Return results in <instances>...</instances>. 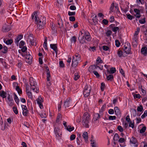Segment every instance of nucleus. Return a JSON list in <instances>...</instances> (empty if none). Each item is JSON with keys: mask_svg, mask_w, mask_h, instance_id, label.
<instances>
[{"mask_svg": "<svg viewBox=\"0 0 147 147\" xmlns=\"http://www.w3.org/2000/svg\"><path fill=\"white\" fill-rule=\"evenodd\" d=\"M26 59L29 60L30 61H31L32 59V56L30 55H27L26 57Z\"/></svg>", "mask_w": 147, "mask_h": 147, "instance_id": "obj_61", "label": "nucleus"}, {"mask_svg": "<svg viewBox=\"0 0 147 147\" xmlns=\"http://www.w3.org/2000/svg\"><path fill=\"white\" fill-rule=\"evenodd\" d=\"M81 56L78 53H76L72 57V64L71 65V67H76L79 62H80Z\"/></svg>", "mask_w": 147, "mask_h": 147, "instance_id": "obj_2", "label": "nucleus"}, {"mask_svg": "<svg viewBox=\"0 0 147 147\" xmlns=\"http://www.w3.org/2000/svg\"><path fill=\"white\" fill-rule=\"evenodd\" d=\"M2 52L4 53H6L7 51V48L6 46H4V47L2 49Z\"/></svg>", "mask_w": 147, "mask_h": 147, "instance_id": "obj_38", "label": "nucleus"}, {"mask_svg": "<svg viewBox=\"0 0 147 147\" xmlns=\"http://www.w3.org/2000/svg\"><path fill=\"white\" fill-rule=\"evenodd\" d=\"M78 40L80 43L84 44L86 42V41H90L91 37L90 33L88 31H83V32H80L78 37Z\"/></svg>", "mask_w": 147, "mask_h": 147, "instance_id": "obj_1", "label": "nucleus"}, {"mask_svg": "<svg viewBox=\"0 0 147 147\" xmlns=\"http://www.w3.org/2000/svg\"><path fill=\"white\" fill-rule=\"evenodd\" d=\"M134 11L136 13L135 16L136 18H139L141 17L140 11L139 9L135 8L134 9Z\"/></svg>", "mask_w": 147, "mask_h": 147, "instance_id": "obj_12", "label": "nucleus"}, {"mask_svg": "<svg viewBox=\"0 0 147 147\" xmlns=\"http://www.w3.org/2000/svg\"><path fill=\"white\" fill-rule=\"evenodd\" d=\"M47 38L46 37L45 38V41L43 44V47L46 49H48V48L47 47Z\"/></svg>", "mask_w": 147, "mask_h": 147, "instance_id": "obj_24", "label": "nucleus"}, {"mask_svg": "<svg viewBox=\"0 0 147 147\" xmlns=\"http://www.w3.org/2000/svg\"><path fill=\"white\" fill-rule=\"evenodd\" d=\"M105 83L102 82L101 83L100 89L102 91H103L104 90L105 88Z\"/></svg>", "mask_w": 147, "mask_h": 147, "instance_id": "obj_43", "label": "nucleus"}, {"mask_svg": "<svg viewBox=\"0 0 147 147\" xmlns=\"http://www.w3.org/2000/svg\"><path fill=\"white\" fill-rule=\"evenodd\" d=\"M13 112L16 114H17L18 113V110L16 107H13Z\"/></svg>", "mask_w": 147, "mask_h": 147, "instance_id": "obj_51", "label": "nucleus"}, {"mask_svg": "<svg viewBox=\"0 0 147 147\" xmlns=\"http://www.w3.org/2000/svg\"><path fill=\"white\" fill-rule=\"evenodd\" d=\"M119 30V28L118 27H115L112 28V31L115 32V33H116L117 31Z\"/></svg>", "mask_w": 147, "mask_h": 147, "instance_id": "obj_39", "label": "nucleus"}, {"mask_svg": "<svg viewBox=\"0 0 147 147\" xmlns=\"http://www.w3.org/2000/svg\"><path fill=\"white\" fill-rule=\"evenodd\" d=\"M50 47L57 54L58 53V50L56 44H50Z\"/></svg>", "mask_w": 147, "mask_h": 147, "instance_id": "obj_14", "label": "nucleus"}, {"mask_svg": "<svg viewBox=\"0 0 147 147\" xmlns=\"http://www.w3.org/2000/svg\"><path fill=\"white\" fill-rule=\"evenodd\" d=\"M125 140L123 138H120L118 140V142L119 143H123L125 142Z\"/></svg>", "mask_w": 147, "mask_h": 147, "instance_id": "obj_52", "label": "nucleus"}, {"mask_svg": "<svg viewBox=\"0 0 147 147\" xmlns=\"http://www.w3.org/2000/svg\"><path fill=\"white\" fill-rule=\"evenodd\" d=\"M80 76L78 73H76L74 75V80H77L79 78Z\"/></svg>", "mask_w": 147, "mask_h": 147, "instance_id": "obj_37", "label": "nucleus"}, {"mask_svg": "<svg viewBox=\"0 0 147 147\" xmlns=\"http://www.w3.org/2000/svg\"><path fill=\"white\" fill-rule=\"evenodd\" d=\"M115 45L117 47H118L120 45V43L118 40H115Z\"/></svg>", "mask_w": 147, "mask_h": 147, "instance_id": "obj_57", "label": "nucleus"}, {"mask_svg": "<svg viewBox=\"0 0 147 147\" xmlns=\"http://www.w3.org/2000/svg\"><path fill=\"white\" fill-rule=\"evenodd\" d=\"M142 53L145 55L147 54V48L146 47H143L141 49Z\"/></svg>", "mask_w": 147, "mask_h": 147, "instance_id": "obj_16", "label": "nucleus"}, {"mask_svg": "<svg viewBox=\"0 0 147 147\" xmlns=\"http://www.w3.org/2000/svg\"><path fill=\"white\" fill-rule=\"evenodd\" d=\"M46 18L43 17L42 19H39L38 18L37 22H35L36 24H37V28L39 29L43 28L46 24Z\"/></svg>", "mask_w": 147, "mask_h": 147, "instance_id": "obj_4", "label": "nucleus"}, {"mask_svg": "<svg viewBox=\"0 0 147 147\" xmlns=\"http://www.w3.org/2000/svg\"><path fill=\"white\" fill-rule=\"evenodd\" d=\"M30 84L31 86V88L32 89V90L35 92L36 93L38 92V91L37 88H36L35 86L36 82H35L33 78H30Z\"/></svg>", "mask_w": 147, "mask_h": 147, "instance_id": "obj_6", "label": "nucleus"}, {"mask_svg": "<svg viewBox=\"0 0 147 147\" xmlns=\"http://www.w3.org/2000/svg\"><path fill=\"white\" fill-rule=\"evenodd\" d=\"M14 95L15 96L14 98V100L17 104L18 105L19 100L17 95L15 93H14Z\"/></svg>", "mask_w": 147, "mask_h": 147, "instance_id": "obj_30", "label": "nucleus"}, {"mask_svg": "<svg viewBox=\"0 0 147 147\" xmlns=\"http://www.w3.org/2000/svg\"><path fill=\"white\" fill-rule=\"evenodd\" d=\"M69 19L71 21L74 22L75 20V18L74 16H70L69 17Z\"/></svg>", "mask_w": 147, "mask_h": 147, "instance_id": "obj_64", "label": "nucleus"}, {"mask_svg": "<svg viewBox=\"0 0 147 147\" xmlns=\"http://www.w3.org/2000/svg\"><path fill=\"white\" fill-rule=\"evenodd\" d=\"M107 76V78L108 80H111L113 78V76L112 75H109V76H107V74H106Z\"/></svg>", "mask_w": 147, "mask_h": 147, "instance_id": "obj_44", "label": "nucleus"}, {"mask_svg": "<svg viewBox=\"0 0 147 147\" xmlns=\"http://www.w3.org/2000/svg\"><path fill=\"white\" fill-rule=\"evenodd\" d=\"M126 15L127 16V18L130 20H132L133 18H134L133 16H131L129 14H127Z\"/></svg>", "mask_w": 147, "mask_h": 147, "instance_id": "obj_45", "label": "nucleus"}, {"mask_svg": "<svg viewBox=\"0 0 147 147\" xmlns=\"http://www.w3.org/2000/svg\"><path fill=\"white\" fill-rule=\"evenodd\" d=\"M116 119V117L115 116H109V119L110 120H114Z\"/></svg>", "mask_w": 147, "mask_h": 147, "instance_id": "obj_55", "label": "nucleus"}, {"mask_svg": "<svg viewBox=\"0 0 147 147\" xmlns=\"http://www.w3.org/2000/svg\"><path fill=\"white\" fill-rule=\"evenodd\" d=\"M13 42V40L11 39L7 40L5 42V43L7 45H11Z\"/></svg>", "mask_w": 147, "mask_h": 147, "instance_id": "obj_47", "label": "nucleus"}, {"mask_svg": "<svg viewBox=\"0 0 147 147\" xmlns=\"http://www.w3.org/2000/svg\"><path fill=\"white\" fill-rule=\"evenodd\" d=\"M131 111H132V113L133 116L134 117L136 116V110L135 109H131Z\"/></svg>", "mask_w": 147, "mask_h": 147, "instance_id": "obj_58", "label": "nucleus"}, {"mask_svg": "<svg viewBox=\"0 0 147 147\" xmlns=\"http://www.w3.org/2000/svg\"><path fill=\"white\" fill-rule=\"evenodd\" d=\"M91 90L90 87H89L87 85L85 86L83 92V94L85 97H87L90 95Z\"/></svg>", "mask_w": 147, "mask_h": 147, "instance_id": "obj_5", "label": "nucleus"}, {"mask_svg": "<svg viewBox=\"0 0 147 147\" xmlns=\"http://www.w3.org/2000/svg\"><path fill=\"white\" fill-rule=\"evenodd\" d=\"M29 39H30V42L31 44L32 45H34L35 42V40H34L33 39V38L31 36H29Z\"/></svg>", "mask_w": 147, "mask_h": 147, "instance_id": "obj_28", "label": "nucleus"}, {"mask_svg": "<svg viewBox=\"0 0 147 147\" xmlns=\"http://www.w3.org/2000/svg\"><path fill=\"white\" fill-rule=\"evenodd\" d=\"M61 119V115L60 114H59L57 117L56 120V122L57 123H59L60 122V120Z\"/></svg>", "mask_w": 147, "mask_h": 147, "instance_id": "obj_27", "label": "nucleus"}, {"mask_svg": "<svg viewBox=\"0 0 147 147\" xmlns=\"http://www.w3.org/2000/svg\"><path fill=\"white\" fill-rule=\"evenodd\" d=\"M23 35H20L18 36V37L15 39V43L18 45L19 43V42L21 39L23 38Z\"/></svg>", "mask_w": 147, "mask_h": 147, "instance_id": "obj_19", "label": "nucleus"}, {"mask_svg": "<svg viewBox=\"0 0 147 147\" xmlns=\"http://www.w3.org/2000/svg\"><path fill=\"white\" fill-rule=\"evenodd\" d=\"M130 142L131 144L134 145L136 147H137L138 145L137 140L134 137H132L130 138Z\"/></svg>", "mask_w": 147, "mask_h": 147, "instance_id": "obj_9", "label": "nucleus"}, {"mask_svg": "<svg viewBox=\"0 0 147 147\" xmlns=\"http://www.w3.org/2000/svg\"><path fill=\"white\" fill-rule=\"evenodd\" d=\"M6 93L4 91H1L0 92V96L1 97L3 98H5L6 97Z\"/></svg>", "mask_w": 147, "mask_h": 147, "instance_id": "obj_22", "label": "nucleus"}, {"mask_svg": "<svg viewBox=\"0 0 147 147\" xmlns=\"http://www.w3.org/2000/svg\"><path fill=\"white\" fill-rule=\"evenodd\" d=\"M21 107L23 111V115L24 116H27L29 114V111L26 105H22Z\"/></svg>", "mask_w": 147, "mask_h": 147, "instance_id": "obj_8", "label": "nucleus"}, {"mask_svg": "<svg viewBox=\"0 0 147 147\" xmlns=\"http://www.w3.org/2000/svg\"><path fill=\"white\" fill-rule=\"evenodd\" d=\"M112 33V31L110 30H108L106 33V35L107 36H109L111 35Z\"/></svg>", "mask_w": 147, "mask_h": 147, "instance_id": "obj_50", "label": "nucleus"}, {"mask_svg": "<svg viewBox=\"0 0 147 147\" xmlns=\"http://www.w3.org/2000/svg\"><path fill=\"white\" fill-rule=\"evenodd\" d=\"M75 12H71L69 11L68 12V15L69 16H74L75 15Z\"/></svg>", "mask_w": 147, "mask_h": 147, "instance_id": "obj_60", "label": "nucleus"}, {"mask_svg": "<svg viewBox=\"0 0 147 147\" xmlns=\"http://www.w3.org/2000/svg\"><path fill=\"white\" fill-rule=\"evenodd\" d=\"M58 24L59 25V27L60 28H61L63 27V22L61 19H59V20H58Z\"/></svg>", "mask_w": 147, "mask_h": 147, "instance_id": "obj_35", "label": "nucleus"}, {"mask_svg": "<svg viewBox=\"0 0 147 147\" xmlns=\"http://www.w3.org/2000/svg\"><path fill=\"white\" fill-rule=\"evenodd\" d=\"M83 138L85 140H87L88 139V133L86 132H84L82 135Z\"/></svg>", "mask_w": 147, "mask_h": 147, "instance_id": "obj_32", "label": "nucleus"}, {"mask_svg": "<svg viewBox=\"0 0 147 147\" xmlns=\"http://www.w3.org/2000/svg\"><path fill=\"white\" fill-rule=\"evenodd\" d=\"M37 13L36 12H34L32 15V19H34H34L35 20V22H37V20H38V17H37Z\"/></svg>", "mask_w": 147, "mask_h": 147, "instance_id": "obj_18", "label": "nucleus"}, {"mask_svg": "<svg viewBox=\"0 0 147 147\" xmlns=\"http://www.w3.org/2000/svg\"><path fill=\"white\" fill-rule=\"evenodd\" d=\"M127 45L129 46L128 48L125 45L124 46V48H123V50L124 51V52L125 53L127 54H129L130 53V45L129 43L127 44Z\"/></svg>", "mask_w": 147, "mask_h": 147, "instance_id": "obj_11", "label": "nucleus"}, {"mask_svg": "<svg viewBox=\"0 0 147 147\" xmlns=\"http://www.w3.org/2000/svg\"><path fill=\"white\" fill-rule=\"evenodd\" d=\"M114 7V3H112L111 6V7L110 8V12H112L113 11V9Z\"/></svg>", "mask_w": 147, "mask_h": 147, "instance_id": "obj_48", "label": "nucleus"}, {"mask_svg": "<svg viewBox=\"0 0 147 147\" xmlns=\"http://www.w3.org/2000/svg\"><path fill=\"white\" fill-rule=\"evenodd\" d=\"M6 100L9 106L12 107L13 105L14 101L12 98V96L8 94Z\"/></svg>", "mask_w": 147, "mask_h": 147, "instance_id": "obj_7", "label": "nucleus"}, {"mask_svg": "<svg viewBox=\"0 0 147 147\" xmlns=\"http://www.w3.org/2000/svg\"><path fill=\"white\" fill-rule=\"evenodd\" d=\"M139 22L141 24H144L146 22L145 18H144L142 20H139Z\"/></svg>", "mask_w": 147, "mask_h": 147, "instance_id": "obj_54", "label": "nucleus"}, {"mask_svg": "<svg viewBox=\"0 0 147 147\" xmlns=\"http://www.w3.org/2000/svg\"><path fill=\"white\" fill-rule=\"evenodd\" d=\"M105 106L103 105L101 107V109L99 111V113L98 114L100 115L101 116H102L103 115V111H105Z\"/></svg>", "mask_w": 147, "mask_h": 147, "instance_id": "obj_20", "label": "nucleus"}, {"mask_svg": "<svg viewBox=\"0 0 147 147\" xmlns=\"http://www.w3.org/2000/svg\"><path fill=\"white\" fill-rule=\"evenodd\" d=\"M103 49L105 51H107L109 50V47L106 45H103L102 47Z\"/></svg>", "mask_w": 147, "mask_h": 147, "instance_id": "obj_46", "label": "nucleus"}, {"mask_svg": "<svg viewBox=\"0 0 147 147\" xmlns=\"http://www.w3.org/2000/svg\"><path fill=\"white\" fill-rule=\"evenodd\" d=\"M71 100L70 98H67L66 99L64 102V105L63 107H64L65 108L68 107L70 105Z\"/></svg>", "mask_w": 147, "mask_h": 147, "instance_id": "obj_10", "label": "nucleus"}, {"mask_svg": "<svg viewBox=\"0 0 147 147\" xmlns=\"http://www.w3.org/2000/svg\"><path fill=\"white\" fill-rule=\"evenodd\" d=\"M146 129V127L145 126L143 127L140 130V132L141 133H143L145 132Z\"/></svg>", "mask_w": 147, "mask_h": 147, "instance_id": "obj_49", "label": "nucleus"}, {"mask_svg": "<svg viewBox=\"0 0 147 147\" xmlns=\"http://www.w3.org/2000/svg\"><path fill=\"white\" fill-rule=\"evenodd\" d=\"M117 53L119 57H121L122 56L124 57L123 52L120 49L117 51Z\"/></svg>", "mask_w": 147, "mask_h": 147, "instance_id": "obj_23", "label": "nucleus"}, {"mask_svg": "<svg viewBox=\"0 0 147 147\" xmlns=\"http://www.w3.org/2000/svg\"><path fill=\"white\" fill-rule=\"evenodd\" d=\"M27 49V48L26 46H23L22 47V49L21 50L24 53L26 51Z\"/></svg>", "mask_w": 147, "mask_h": 147, "instance_id": "obj_62", "label": "nucleus"}, {"mask_svg": "<svg viewBox=\"0 0 147 147\" xmlns=\"http://www.w3.org/2000/svg\"><path fill=\"white\" fill-rule=\"evenodd\" d=\"M103 61L101 60V58L100 57H98L96 60V64L97 65H98L99 64L102 63Z\"/></svg>", "mask_w": 147, "mask_h": 147, "instance_id": "obj_26", "label": "nucleus"}, {"mask_svg": "<svg viewBox=\"0 0 147 147\" xmlns=\"http://www.w3.org/2000/svg\"><path fill=\"white\" fill-rule=\"evenodd\" d=\"M107 71L110 74H113L116 72V70L115 68L112 67L110 68V71L107 69Z\"/></svg>", "mask_w": 147, "mask_h": 147, "instance_id": "obj_25", "label": "nucleus"}, {"mask_svg": "<svg viewBox=\"0 0 147 147\" xmlns=\"http://www.w3.org/2000/svg\"><path fill=\"white\" fill-rule=\"evenodd\" d=\"M129 7V6L128 5H127V6L125 8H121V9L124 12L126 13L127 11H128Z\"/></svg>", "mask_w": 147, "mask_h": 147, "instance_id": "obj_42", "label": "nucleus"}, {"mask_svg": "<svg viewBox=\"0 0 147 147\" xmlns=\"http://www.w3.org/2000/svg\"><path fill=\"white\" fill-rule=\"evenodd\" d=\"M101 117L100 115L98 113H95L94 115L93 120L94 121H96L98 120Z\"/></svg>", "mask_w": 147, "mask_h": 147, "instance_id": "obj_17", "label": "nucleus"}, {"mask_svg": "<svg viewBox=\"0 0 147 147\" xmlns=\"http://www.w3.org/2000/svg\"><path fill=\"white\" fill-rule=\"evenodd\" d=\"M27 95L29 98H32V93L30 91L26 92Z\"/></svg>", "mask_w": 147, "mask_h": 147, "instance_id": "obj_40", "label": "nucleus"}, {"mask_svg": "<svg viewBox=\"0 0 147 147\" xmlns=\"http://www.w3.org/2000/svg\"><path fill=\"white\" fill-rule=\"evenodd\" d=\"M147 116V111H145L144 112V114L142 115L141 117L142 119H143L146 116Z\"/></svg>", "mask_w": 147, "mask_h": 147, "instance_id": "obj_56", "label": "nucleus"}, {"mask_svg": "<svg viewBox=\"0 0 147 147\" xmlns=\"http://www.w3.org/2000/svg\"><path fill=\"white\" fill-rule=\"evenodd\" d=\"M140 28H139L138 27L136 29V30L135 32V34H134V36H137V35L140 32Z\"/></svg>", "mask_w": 147, "mask_h": 147, "instance_id": "obj_53", "label": "nucleus"}, {"mask_svg": "<svg viewBox=\"0 0 147 147\" xmlns=\"http://www.w3.org/2000/svg\"><path fill=\"white\" fill-rule=\"evenodd\" d=\"M114 110L115 114L116 115H119L120 114V110L118 107H114Z\"/></svg>", "mask_w": 147, "mask_h": 147, "instance_id": "obj_21", "label": "nucleus"}, {"mask_svg": "<svg viewBox=\"0 0 147 147\" xmlns=\"http://www.w3.org/2000/svg\"><path fill=\"white\" fill-rule=\"evenodd\" d=\"M16 89L19 94H22V91L20 88L19 86H17L16 87Z\"/></svg>", "mask_w": 147, "mask_h": 147, "instance_id": "obj_33", "label": "nucleus"}, {"mask_svg": "<svg viewBox=\"0 0 147 147\" xmlns=\"http://www.w3.org/2000/svg\"><path fill=\"white\" fill-rule=\"evenodd\" d=\"M90 117L89 114L87 112L85 113L83 116L82 124L86 128H88L89 127L88 123L90 120Z\"/></svg>", "mask_w": 147, "mask_h": 147, "instance_id": "obj_3", "label": "nucleus"}, {"mask_svg": "<svg viewBox=\"0 0 147 147\" xmlns=\"http://www.w3.org/2000/svg\"><path fill=\"white\" fill-rule=\"evenodd\" d=\"M143 109V107L142 105H140L138 107L137 110L138 111L141 112Z\"/></svg>", "mask_w": 147, "mask_h": 147, "instance_id": "obj_41", "label": "nucleus"}, {"mask_svg": "<svg viewBox=\"0 0 147 147\" xmlns=\"http://www.w3.org/2000/svg\"><path fill=\"white\" fill-rule=\"evenodd\" d=\"M10 30V28L9 26L5 25L2 28V31L3 32H6Z\"/></svg>", "mask_w": 147, "mask_h": 147, "instance_id": "obj_13", "label": "nucleus"}, {"mask_svg": "<svg viewBox=\"0 0 147 147\" xmlns=\"http://www.w3.org/2000/svg\"><path fill=\"white\" fill-rule=\"evenodd\" d=\"M43 101V100L42 98L40 96H39L37 100V104H42Z\"/></svg>", "mask_w": 147, "mask_h": 147, "instance_id": "obj_31", "label": "nucleus"}, {"mask_svg": "<svg viewBox=\"0 0 147 147\" xmlns=\"http://www.w3.org/2000/svg\"><path fill=\"white\" fill-rule=\"evenodd\" d=\"M117 129L118 130L121 132L123 131V129L122 127L120 125H119L118 126Z\"/></svg>", "mask_w": 147, "mask_h": 147, "instance_id": "obj_59", "label": "nucleus"}, {"mask_svg": "<svg viewBox=\"0 0 147 147\" xmlns=\"http://www.w3.org/2000/svg\"><path fill=\"white\" fill-rule=\"evenodd\" d=\"M66 129L69 131H73L74 129V127H71L70 125H68L66 127Z\"/></svg>", "mask_w": 147, "mask_h": 147, "instance_id": "obj_36", "label": "nucleus"}, {"mask_svg": "<svg viewBox=\"0 0 147 147\" xmlns=\"http://www.w3.org/2000/svg\"><path fill=\"white\" fill-rule=\"evenodd\" d=\"M51 78V76L50 74V72H47V80L48 83L47 84L48 85H50L51 84V82H50V79Z\"/></svg>", "mask_w": 147, "mask_h": 147, "instance_id": "obj_15", "label": "nucleus"}, {"mask_svg": "<svg viewBox=\"0 0 147 147\" xmlns=\"http://www.w3.org/2000/svg\"><path fill=\"white\" fill-rule=\"evenodd\" d=\"M93 72L97 77L98 78L99 77L100 75L97 71H93Z\"/></svg>", "mask_w": 147, "mask_h": 147, "instance_id": "obj_63", "label": "nucleus"}, {"mask_svg": "<svg viewBox=\"0 0 147 147\" xmlns=\"http://www.w3.org/2000/svg\"><path fill=\"white\" fill-rule=\"evenodd\" d=\"M119 138V136L118 134L117 133H115L114 135L113 140L115 141H117Z\"/></svg>", "mask_w": 147, "mask_h": 147, "instance_id": "obj_29", "label": "nucleus"}, {"mask_svg": "<svg viewBox=\"0 0 147 147\" xmlns=\"http://www.w3.org/2000/svg\"><path fill=\"white\" fill-rule=\"evenodd\" d=\"M77 38L76 36H73L71 39L70 41L72 43H75L76 41Z\"/></svg>", "mask_w": 147, "mask_h": 147, "instance_id": "obj_34", "label": "nucleus"}]
</instances>
